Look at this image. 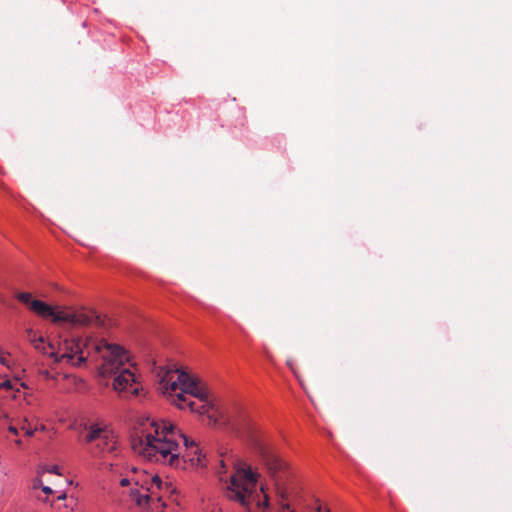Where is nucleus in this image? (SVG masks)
Instances as JSON below:
<instances>
[{
  "instance_id": "obj_16",
  "label": "nucleus",
  "mask_w": 512,
  "mask_h": 512,
  "mask_svg": "<svg viewBox=\"0 0 512 512\" xmlns=\"http://www.w3.org/2000/svg\"><path fill=\"white\" fill-rule=\"evenodd\" d=\"M0 363L3 365L7 364V355L1 348H0Z\"/></svg>"
},
{
  "instance_id": "obj_22",
  "label": "nucleus",
  "mask_w": 512,
  "mask_h": 512,
  "mask_svg": "<svg viewBox=\"0 0 512 512\" xmlns=\"http://www.w3.org/2000/svg\"><path fill=\"white\" fill-rule=\"evenodd\" d=\"M57 498H58V499H65V498H66V494H65V493H63V494L59 495Z\"/></svg>"
},
{
  "instance_id": "obj_21",
  "label": "nucleus",
  "mask_w": 512,
  "mask_h": 512,
  "mask_svg": "<svg viewBox=\"0 0 512 512\" xmlns=\"http://www.w3.org/2000/svg\"><path fill=\"white\" fill-rule=\"evenodd\" d=\"M49 472L50 473H54V474H59L58 467L57 466H53L51 469H49Z\"/></svg>"
},
{
  "instance_id": "obj_7",
  "label": "nucleus",
  "mask_w": 512,
  "mask_h": 512,
  "mask_svg": "<svg viewBox=\"0 0 512 512\" xmlns=\"http://www.w3.org/2000/svg\"><path fill=\"white\" fill-rule=\"evenodd\" d=\"M48 348L49 351L43 348V354L54 358L55 362H65L74 367H81L87 360L84 355V348H87V344L83 346L80 339L65 338L59 341L57 347L49 342Z\"/></svg>"
},
{
  "instance_id": "obj_1",
  "label": "nucleus",
  "mask_w": 512,
  "mask_h": 512,
  "mask_svg": "<svg viewBox=\"0 0 512 512\" xmlns=\"http://www.w3.org/2000/svg\"><path fill=\"white\" fill-rule=\"evenodd\" d=\"M140 433L132 437V449L149 461L184 468L186 462L200 466L201 452L195 441L190 440L168 420H149Z\"/></svg>"
},
{
  "instance_id": "obj_5",
  "label": "nucleus",
  "mask_w": 512,
  "mask_h": 512,
  "mask_svg": "<svg viewBox=\"0 0 512 512\" xmlns=\"http://www.w3.org/2000/svg\"><path fill=\"white\" fill-rule=\"evenodd\" d=\"M192 396L198 398L202 404L197 405L194 401L190 400L187 403V407L191 412H196L200 415H207L210 424L228 429L237 437L243 438L245 436L246 430H249V423L245 418L241 420H232L221 413H219V416H217L216 411H213L214 405L208 401V392L206 389L200 387L199 385L197 386Z\"/></svg>"
},
{
  "instance_id": "obj_2",
  "label": "nucleus",
  "mask_w": 512,
  "mask_h": 512,
  "mask_svg": "<svg viewBox=\"0 0 512 512\" xmlns=\"http://www.w3.org/2000/svg\"><path fill=\"white\" fill-rule=\"evenodd\" d=\"M234 470L227 486V497L248 509L255 504L258 509L265 512L269 508V498L263 487L260 489L262 499L260 494L256 493L260 473L242 460L234 464Z\"/></svg>"
},
{
  "instance_id": "obj_23",
  "label": "nucleus",
  "mask_w": 512,
  "mask_h": 512,
  "mask_svg": "<svg viewBox=\"0 0 512 512\" xmlns=\"http://www.w3.org/2000/svg\"><path fill=\"white\" fill-rule=\"evenodd\" d=\"M211 512H222L220 509H214Z\"/></svg>"
},
{
  "instance_id": "obj_15",
  "label": "nucleus",
  "mask_w": 512,
  "mask_h": 512,
  "mask_svg": "<svg viewBox=\"0 0 512 512\" xmlns=\"http://www.w3.org/2000/svg\"><path fill=\"white\" fill-rule=\"evenodd\" d=\"M0 389H6V390H12L13 389V383L11 380H5L0 383Z\"/></svg>"
},
{
  "instance_id": "obj_17",
  "label": "nucleus",
  "mask_w": 512,
  "mask_h": 512,
  "mask_svg": "<svg viewBox=\"0 0 512 512\" xmlns=\"http://www.w3.org/2000/svg\"><path fill=\"white\" fill-rule=\"evenodd\" d=\"M21 429L23 431H25V435L28 436V437H31V436L34 435L35 430H33V429H28L25 426H22Z\"/></svg>"
},
{
  "instance_id": "obj_9",
  "label": "nucleus",
  "mask_w": 512,
  "mask_h": 512,
  "mask_svg": "<svg viewBox=\"0 0 512 512\" xmlns=\"http://www.w3.org/2000/svg\"><path fill=\"white\" fill-rule=\"evenodd\" d=\"M155 489L157 490H165L168 493H173L175 488L171 483L163 482L159 476H154L151 480V486L144 488L141 486L140 488H131L129 497L132 501H134L140 507H146L149 505L151 501L157 499L161 500V496H156Z\"/></svg>"
},
{
  "instance_id": "obj_12",
  "label": "nucleus",
  "mask_w": 512,
  "mask_h": 512,
  "mask_svg": "<svg viewBox=\"0 0 512 512\" xmlns=\"http://www.w3.org/2000/svg\"><path fill=\"white\" fill-rule=\"evenodd\" d=\"M49 318L52 319L53 322H68L71 323L72 319V312L68 311H55L53 309L52 315L49 316Z\"/></svg>"
},
{
  "instance_id": "obj_10",
  "label": "nucleus",
  "mask_w": 512,
  "mask_h": 512,
  "mask_svg": "<svg viewBox=\"0 0 512 512\" xmlns=\"http://www.w3.org/2000/svg\"><path fill=\"white\" fill-rule=\"evenodd\" d=\"M16 298L39 317L49 318V316L52 315L53 307L41 300L32 299L31 293L20 292L16 295Z\"/></svg>"
},
{
  "instance_id": "obj_20",
  "label": "nucleus",
  "mask_w": 512,
  "mask_h": 512,
  "mask_svg": "<svg viewBox=\"0 0 512 512\" xmlns=\"http://www.w3.org/2000/svg\"><path fill=\"white\" fill-rule=\"evenodd\" d=\"M129 483H130V481L127 478H123V479L120 480V485L121 486H128Z\"/></svg>"
},
{
  "instance_id": "obj_14",
  "label": "nucleus",
  "mask_w": 512,
  "mask_h": 512,
  "mask_svg": "<svg viewBox=\"0 0 512 512\" xmlns=\"http://www.w3.org/2000/svg\"><path fill=\"white\" fill-rule=\"evenodd\" d=\"M39 375L41 377H43L44 379L46 380H54L55 377L53 375L50 374V372L47 370V369H41L39 370Z\"/></svg>"
},
{
  "instance_id": "obj_18",
  "label": "nucleus",
  "mask_w": 512,
  "mask_h": 512,
  "mask_svg": "<svg viewBox=\"0 0 512 512\" xmlns=\"http://www.w3.org/2000/svg\"><path fill=\"white\" fill-rule=\"evenodd\" d=\"M42 491H43L45 494H51V493H53V490H52L49 486H43V487H42Z\"/></svg>"
},
{
  "instance_id": "obj_4",
  "label": "nucleus",
  "mask_w": 512,
  "mask_h": 512,
  "mask_svg": "<svg viewBox=\"0 0 512 512\" xmlns=\"http://www.w3.org/2000/svg\"><path fill=\"white\" fill-rule=\"evenodd\" d=\"M159 376V390L164 395L170 397H172L173 393L177 390H180V392L175 394V398L172 399V402L180 409L186 408L190 400L187 399L185 394L193 395L198 386L197 379L178 368L166 369L163 371V374H159Z\"/></svg>"
},
{
  "instance_id": "obj_19",
  "label": "nucleus",
  "mask_w": 512,
  "mask_h": 512,
  "mask_svg": "<svg viewBox=\"0 0 512 512\" xmlns=\"http://www.w3.org/2000/svg\"><path fill=\"white\" fill-rule=\"evenodd\" d=\"M8 430H9V432L13 433L14 435L18 434V429L15 426H9Z\"/></svg>"
},
{
  "instance_id": "obj_25",
  "label": "nucleus",
  "mask_w": 512,
  "mask_h": 512,
  "mask_svg": "<svg viewBox=\"0 0 512 512\" xmlns=\"http://www.w3.org/2000/svg\"><path fill=\"white\" fill-rule=\"evenodd\" d=\"M16 444L20 445L21 444V440H16Z\"/></svg>"
},
{
  "instance_id": "obj_8",
  "label": "nucleus",
  "mask_w": 512,
  "mask_h": 512,
  "mask_svg": "<svg viewBox=\"0 0 512 512\" xmlns=\"http://www.w3.org/2000/svg\"><path fill=\"white\" fill-rule=\"evenodd\" d=\"M251 448L276 485H280L289 474L288 464L258 439L251 440Z\"/></svg>"
},
{
  "instance_id": "obj_3",
  "label": "nucleus",
  "mask_w": 512,
  "mask_h": 512,
  "mask_svg": "<svg viewBox=\"0 0 512 512\" xmlns=\"http://www.w3.org/2000/svg\"><path fill=\"white\" fill-rule=\"evenodd\" d=\"M95 351L101 354L103 363L100 372L103 376L115 374L113 388L120 395L130 392L132 395H138L140 388L137 384L136 376L127 368H122L125 361H128L126 351L114 344H109L102 340L95 345Z\"/></svg>"
},
{
  "instance_id": "obj_24",
  "label": "nucleus",
  "mask_w": 512,
  "mask_h": 512,
  "mask_svg": "<svg viewBox=\"0 0 512 512\" xmlns=\"http://www.w3.org/2000/svg\"><path fill=\"white\" fill-rule=\"evenodd\" d=\"M282 508H283V509H285V508H287V509H288V508H289V505H288V504L283 505V506H282Z\"/></svg>"
},
{
  "instance_id": "obj_6",
  "label": "nucleus",
  "mask_w": 512,
  "mask_h": 512,
  "mask_svg": "<svg viewBox=\"0 0 512 512\" xmlns=\"http://www.w3.org/2000/svg\"><path fill=\"white\" fill-rule=\"evenodd\" d=\"M87 431L84 442L90 444V453L93 457H102L105 454L118 456V439L114 431L107 425L92 423L85 425Z\"/></svg>"
},
{
  "instance_id": "obj_13",
  "label": "nucleus",
  "mask_w": 512,
  "mask_h": 512,
  "mask_svg": "<svg viewBox=\"0 0 512 512\" xmlns=\"http://www.w3.org/2000/svg\"><path fill=\"white\" fill-rule=\"evenodd\" d=\"M31 341L33 342L35 349L41 351L42 353H43V348H46L49 351L48 343L47 344L45 343V340L43 339V337H39L37 339L35 338Z\"/></svg>"
},
{
  "instance_id": "obj_11",
  "label": "nucleus",
  "mask_w": 512,
  "mask_h": 512,
  "mask_svg": "<svg viewBox=\"0 0 512 512\" xmlns=\"http://www.w3.org/2000/svg\"><path fill=\"white\" fill-rule=\"evenodd\" d=\"M71 324L74 326H97L104 325V320L94 311H75L72 312Z\"/></svg>"
}]
</instances>
